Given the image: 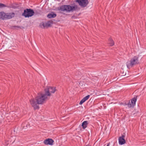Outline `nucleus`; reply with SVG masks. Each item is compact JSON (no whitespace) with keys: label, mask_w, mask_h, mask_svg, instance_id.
Instances as JSON below:
<instances>
[{"label":"nucleus","mask_w":146,"mask_h":146,"mask_svg":"<svg viewBox=\"0 0 146 146\" xmlns=\"http://www.w3.org/2000/svg\"><path fill=\"white\" fill-rule=\"evenodd\" d=\"M47 96L44 94H38L36 98V102L34 99L30 100V102L35 109H38L39 107L38 104H42L47 99Z\"/></svg>","instance_id":"obj_1"},{"label":"nucleus","mask_w":146,"mask_h":146,"mask_svg":"<svg viewBox=\"0 0 146 146\" xmlns=\"http://www.w3.org/2000/svg\"><path fill=\"white\" fill-rule=\"evenodd\" d=\"M138 63V58L137 56H135L131 58L130 60L127 61L126 63V65L127 68L130 69Z\"/></svg>","instance_id":"obj_2"},{"label":"nucleus","mask_w":146,"mask_h":146,"mask_svg":"<svg viewBox=\"0 0 146 146\" xmlns=\"http://www.w3.org/2000/svg\"><path fill=\"white\" fill-rule=\"evenodd\" d=\"M34 13L33 10L31 9H26L24 10L22 15L25 18H29L34 15Z\"/></svg>","instance_id":"obj_3"},{"label":"nucleus","mask_w":146,"mask_h":146,"mask_svg":"<svg viewBox=\"0 0 146 146\" xmlns=\"http://www.w3.org/2000/svg\"><path fill=\"white\" fill-rule=\"evenodd\" d=\"M59 11L69 13L71 12V5H64L60 7L58 9Z\"/></svg>","instance_id":"obj_4"},{"label":"nucleus","mask_w":146,"mask_h":146,"mask_svg":"<svg viewBox=\"0 0 146 146\" xmlns=\"http://www.w3.org/2000/svg\"><path fill=\"white\" fill-rule=\"evenodd\" d=\"M55 88L50 87L45 90V94L48 96H50L51 93H54L56 91Z\"/></svg>","instance_id":"obj_5"},{"label":"nucleus","mask_w":146,"mask_h":146,"mask_svg":"<svg viewBox=\"0 0 146 146\" xmlns=\"http://www.w3.org/2000/svg\"><path fill=\"white\" fill-rule=\"evenodd\" d=\"M136 101L137 97H134L131 100V102L129 101L127 104H125L124 105H127L128 107L129 108H133L135 105V103Z\"/></svg>","instance_id":"obj_6"},{"label":"nucleus","mask_w":146,"mask_h":146,"mask_svg":"<svg viewBox=\"0 0 146 146\" xmlns=\"http://www.w3.org/2000/svg\"><path fill=\"white\" fill-rule=\"evenodd\" d=\"M74 2L78 3L80 6L83 7H86L88 3V0H76Z\"/></svg>","instance_id":"obj_7"},{"label":"nucleus","mask_w":146,"mask_h":146,"mask_svg":"<svg viewBox=\"0 0 146 146\" xmlns=\"http://www.w3.org/2000/svg\"><path fill=\"white\" fill-rule=\"evenodd\" d=\"M125 136L122 135L121 137H119V144L121 145H123L125 143V141L124 139Z\"/></svg>","instance_id":"obj_8"},{"label":"nucleus","mask_w":146,"mask_h":146,"mask_svg":"<svg viewBox=\"0 0 146 146\" xmlns=\"http://www.w3.org/2000/svg\"><path fill=\"white\" fill-rule=\"evenodd\" d=\"M70 5L71 12H72L74 11H78L79 9L77 5L74 3L73 4H72Z\"/></svg>","instance_id":"obj_9"},{"label":"nucleus","mask_w":146,"mask_h":146,"mask_svg":"<svg viewBox=\"0 0 146 146\" xmlns=\"http://www.w3.org/2000/svg\"><path fill=\"white\" fill-rule=\"evenodd\" d=\"M54 141L52 139L48 138L45 140L44 143V144L46 145H53Z\"/></svg>","instance_id":"obj_10"},{"label":"nucleus","mask_w":146,"mask_h":146,"mask_svg":"<svg viewBox=\"0 0 146 146\" xmlns=\"http://www.w3.org/2000/svg\"><path fill=\"white\" fill-rule=\"evenodd\" d=\"M15 13L14 12L6 13V20L11 19L13 17L15 16Z\"/></svg>","instance_id":"obj_11"},{"label":"nucleus","mask_w":146,"mask_h":146,"mask_svg":"<svg viewBox=\"0 0 146 146\" xmlns=\"http://www.w3.org/2000/svg\"><path fill=\"white\" fill-rule=\"evenodd\" d=\"M90 97V95H88L87 96H86L84 97L82 99V100L80 101V102L79 103V104L80 105H81L86 100H88L89 97Z\"/></svg>","instance_id":"obj_12"},{"label":"nucleus","mask_w":146,"mask_h":146,"mask_svg":"<svg viewBox=\"0 0 146 146\" xmlns=\"http://www.w3.org/2000/svg\"><path fill=\"white\" fill-rule=\"evenodd\" d=\"M6 13L3 11L0 12V19L3 20H6Z\"/></svg>","instance_id":"obj_13"},{"label":"nucleus","mask_w":146,"mask_h":146,"mask_svg":"<svg viewBox=\"0 0 146 146\" xmlns=\"http://www.w3.org/2000/svg\"><path fill=\"white\" fill-rule=\"evenodd\" d=\"M56 14L54 13L53 12H51L50 13L48 14L47 15V17L50 19L54 18L56 17Z\"/></svg>","instance_id":"obj_14"},{"label":"nucleus","mask_w":146,"mask_h":146,"mask_svg":"<svg viewBox=\"0 0 146 146\" xmlns=\"http://www.w3.org/2000/svg\"><path fill=\"white\" fill-rule=\"evenodd\" d=\"M5 7H7L8 8H12L14 9H17L18 8V5L16 4H13L10 6H7L6 5Z\"/></svg>","instance_id":"obj_15"},{"label":"nucleus","mask_w":146,"mask_h":146,"mask_svg":"<svg viewBox=\"0 0 146 146\" xmlns=\"http://www.w3.org/2000/svg\"><path fill=\"white\" fill-rule=\"evenodd\" d=\"M88 124L87 121H84L83 122L82 124V126L83 129H85L87 127V125Z\"/></svg>","instance_id":"obj_16"},{"label":"nucleus","mask_w":146,"mask_h":146,"mask_svg":"<svg viewBox=\"0 0 146 146\" xmlns=\"http://www.w3.org/2000/svg\"><path fill=\"white\" fill-rule=\"evenodd\" d=\"M109 44L110 46H113L114 45V42L111 38H110L108 41Z\"/></svg>","instance_id":"obj_17"},{"label":"nucleus","mask_w":146,"mask_h":146,"mask_svg":"<svg viewBox=\"0 0 146 146\" xmlns=\"http://www.w3.org/2000/svg\"><path fill=\"white\" fill-rule=\"evenodd\" d=\"M52 23L50 21H48L46 23V26L50 27Z\"/></svg>","instance_id":"obj_18"},{"label":"nucleus","mask_w":146,"mask_h":146,"mask_svg":"<svg viewBox=\"0 0 146 146\" xmlns=\"http://www.w3.org/2000/svg\"><path fill=\"white\" fill-rule=\"evenodd\" d=\"M6 7V5L3 3H0V8L5 7Z\"/></svg>","instance_id":"obj_19"},{"label":"nucleus","mask_w":146,"mask_h":146,"mask_svg":"<svg viewBox=\"0 0 146 146\" xmlns=\"http://www.w3.org/2000/svg\"><path fill=\"white\" fill-rule=\"evenodd\" d=\"M27 125H26V126L25 127V126H24V124H23H23H22V125H21L22 127H23V128L24 129H26V127H27Z\"/></svg>","instance_id":"obj_20"},{"label":"nucleus","mask_w":146,"mask_h":146,"mask_svg":"<svg viewBox=\"0 0 146 146\" xmlns=\"http://www.w3.org/2000/svg\"><path fill=\"white\" fill-rule=\"evenodd\" d=\"M15 28H20V26H16L14 27Z\"/></svg>","instance_id":"obj_21"},{"label":"nucleus","mask_w":146,"mask_h":146,"mask_svg":"<svg viewBox=\"0 0 146 146\" xmlns=\"http://www.w3.org/2000/svg\"><path fill=\"white\" fill-rule=\"evenodd\" d=\"M110 144V143H108L107 145L106 146H109Z\"/></svg>","instance_id":"obj_22"},{"label":"nucleus","mask_w":146,"mask_h":146,"mask_svg":"<svg viewBox=\"0 0 146 146\" xmlns=\"http://www.w3.org/2000/svg\"><path fill=\"white\" fill-rule=\"evenodd\" d=\"M86 146H91L89 145H86Z\"/></svg>","instance_id":"obj_23"},{"label":"nucleus","mask_w":146,"mask_h":146,"mask_svg":"<svg viewBox=\"0 0 146 146\" xmlns=\"http://www.w3.org/2000/svg\"><path fill=\"white\" fill-rule=\"evenodd\" d=\"M72 18H74L73 17V16H72Z\"/></svg>","instance_id":"obj_24"},{"label":"nucleus","mask_w":146,"mask_h":146,"mask_svg":"<svg viewBox=\"0 0 146 146\" xmlns=\"http://www.w3.org/2000/svg\"><path fill=\"white\" fill-rule=\"evenodd\" d=\"M44 24H43V26H44H44H44Z\"/></svg>","instance_id":"obj_25"},{"label":"nucleus","mask_w":146,"mask_h":146,"mask_svg":"<svg viewBox=\"0 0 146 146\" xmlns=\"http://www.w3.org/2000/svg\"><path fill=\"white\" fill-rule=\"evenodd\" d=\"M78 74L79 75H80V74H79V73H78Z\"/></svg>","instance_id":"obj_26"}]
</instances>
